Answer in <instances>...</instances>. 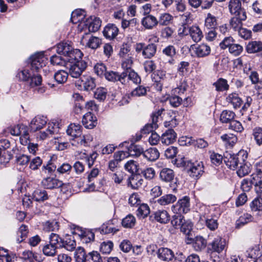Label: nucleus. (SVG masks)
<instances>
[{"instance_id":"20","label":"nucleus","mask_w":262,"mask_h":262,"mask_svg":"<svg viewBox=\"0 0 262 262\" xmlns=\"http://www.w3.org/2000/svg\"><path fill=\"white\" fill-rule=\"evenodd\" d=\"M141 23L145 29H152L157 26L158 20L155 16L152 15H148L142 18Z\"/></svg>"},{"instance_id":"38","label":"nucleus","mask_w":262,"mask_h":262,"mask_svg":"<svg viewBox=\"0 0 262 262\" xmlns=\"http://www.w3.org/2000/svg\"><path fill=\"white\" fill-rule=\"evenodd\" d=\"M32 87L38 86L41 83L42 78L40 75L38 74L35 71H32V73L29 79L27 81Z\"/></svg>"},{"instance_id":"32","label":"nucleus","mask_w":262,"mask_h":262,"mask_svg":"<svg viewBox=\"0 0 262 262\" xmlns=\"http://www.w3.org/2000/svg\"><path fill=\"white\" fill-rule=\"evenodd\" d=\"M72 48L69 43L61 42L57 45L56 50L58 54L62 55L67 57Z\"/></svg>"},{"instance_id":"40","label":"nucleus","mask_w":262,"mask_h":262,"mask_svg":"<svg viewBox=\"0 0 262 262\" xmlns=\"http://www.w3.org/2000/svg\"><path fill=\"white\" fill-rule=\"evenodd\" d=\"M82 56L83 53L80 50L74 49L72 48L71 51L67 57V60H69L71 63H73L74 61L76 62L78 60H82Z\"/></svg>"},{"instance_id":"7","label":"nucleus","mask_w":262,"mask_h":262,"mask_svg":"<svg viewBox=\"0 0 262 262\" xmlns=\"http://www.w3.org/2000/svg\"><path fill=\"white\" fill-rule=\"evenodd\" d=\"M210 213L209 208L205 207V212L202 216L205 221L206 226L207 228L210 230L214 231L218 227L217 218L216 216H213L212 213L210 215Z\"/></svg>"},{"instance_id":"47","label":"nucleus","mask_w":262,"mask_h":262,"mask_svg":"<svg viewBox=\"0 0 262 262\" xmlns=\"http://www.w3.org/2000/svg\"><path fill=\"white\" fill-rule=\"evenodd\" d=\"M144 152L142 147L138 145H131L128 148L127 151L128 156L135 157H139L141 155L143 156Z\"/></svg>"},{"instance_id":"30","label":"nucleus","mask_w":262,"mask_h":262,"mask_svg":"<svg viewBox=\"0 0 262 262\" xmlns=\"http://www.w3.org/2000/svg\"><path fill=\"white\" fill-rule=\"evenodd\" d=\"M98 230L103 234L115 233L119 230L114 227L112 220L104 223Z\"/></svg>"},{"instance_id":"17","label":"nucleus","mask_w":262,"mask_h":262,"mask_svg":"<svg viewBox=\"0 0 262 262\" xmlns=\"http://www.w3.org/2000/svg\"><path fill=\"white\" fill-rule=\"evenodd\" d=\"M161 260L169 261L174 257L173 251L167 248H160L158 249V256Z\"/></svg>"},{"instance_id":"56","label":"nucleus","mask_w":262,"mask_h":262,"mask_svg":"<svg viewBox=\"0 0 262 262\" xmlns=\"http://www.w3.org/2000/svg\"><path fill=\"white\" fill-rule=\"evenodd\" d=\"M162 53L163 54L170 58V59L169 60V62L172 64L173 62V59H172V58L174 56L176 53V48L173 46L169 45L163 50Z\"/></svg>"},{"instance_id":"55","label":"nucleus","mask_w":262,"mask_h":262,"mask_svg":"<svg viewBox=\"0 0 262 262\" xmlns=\"http://www.w3.org/2000/svg\"><path fill=\"white\" fill-rule=\"evenodd\" d=\"M32 70L30 67H26L23 70L20 71L17 74L16 76L21 81H27L30 78Z\"/></svg>"},{"instance_id":"61","label":"nucleus","mask_w":262,"mask_h":262,"mask_svg":"<svg viewBox=\"0 0 262 262\" xmlns=\"http://www.w3.org/2000/svg\"><path fill=\"white\" fill-rule=\"evenodd\" d=\"M136 223V219L132 214L127 215L122 221V225L125 228H132Z\"/></svg>"},{"instance_id":"46","label":"nucleus","mask_w":262,"mask_h":262,"mask_svg":"<svg viewBox=\"0 0 262 262\" xmlns=\"http://www.w3.org/2000/svg\"><path fill=\"white\" fill-rule=\"evenodd\" d=\"M253 217L249 213H244L236 221V226L238 228L252 222Z\"/></svg>"},{"instance_id":"50","label":"nucleus","mask_w":262,"mask_h":262,"mask_svg":"<svg viewBox=\"0 0 262 262\" xmlns=\"http://www.w3.org/2000/svg\"><path fill=\"white\" fill-rule=\"evenodd\" d=\"M69 73L63 70H59L54 74V78L56 81L59 84H62L66 82Z\"/></svg>"},{"instance_id":"3","label":"nucleus","mask_w":262,"mask_h":262,"mask_svg":"<svg viewBox=\"0 0 262 262\" xmlns=\"http://www.w3.org/2000/svg\"><path fill=\"white\" fill-rule=\"evenodd\" d=\"M180 164L186 168H189L190 176L195 179L199 178L204 172V165L202 162L195 161L191 163L186 158L180 159Z\"/></svg>"},{"instance_id":"2","label":"nucleus","mask_w":262,"mask_h":262,"mask_svg":"<svg viewBox=\"0 0 262 262\" xmlns=\"http://www.w3.org/2000/svg\"><path fill=\"white\" fill-rule=\"evenodd\" d=\"M247 157L248 154L244 150H241L237 154L226 152L224 155V161L230 169L234 170L237 168L239 163L246 161Z\"/></svg>"},{"instance_id":"58","label":"nucleus","mask_w":262,"mask_h":262,"mask_svg":"<svg viewBox=\"0 0 262 262\" xmlns=\"http://www.w3.org/2000/svg\"><path fill=\"white\" fill-rule=\"evenodd\" d=\"M143 182V180L139 179L138 176H134L128 178V185H130L133 189H137L140 187Z\"/></svg>"},{"instance_id":"42","label":"nucleus","mask_w":262,"mask_h":262,"mask_svg":"<svg viewBox=\"0 0 262 262\" xmlns=\"http://www.w3.org/2000/svg\"><path fill=\"white\" fill-rule=\"evenodd\" d=\"M79 235L80 236L82 242L86 244L93 241L95 238L94 232L89 230L81 231V233L79 234Z\"/></svg>"},{"instance_id":"12","label":"nucleus","mask_w":262,"mask_h":262,"mask_svg":"<svg viewBox=\"0 0 262 262\" xmlns=\"http://www.w3.org/2000/svg\"><path fill=\"white\" fill-rule=\"evenodd\" d=\"M193 46L191 47L194 50V52L198 57L203 58L206 57L210 55L211 52V48L208 45L203 43L194 47L193 48Z\"/></svg>"},{"instance_id":"51","label":"nucleus","mask_w":262,"mask_h":262,"mask_svg":"<svg viewBox=\"0 0 262 262\" xmlns=\"http://www.w3.org/2000/svg\"><path fill=\"white\" fill-rule=\"evenodd\" d=\"M213 85L215 86V90L219 92L227 91L229 88L227 81L222 78L219 79L214 82Z\"/></svg>"},{"instance_id":"11","label":"nucleus","mask_w":262,"mask_h":262,"mask_svg":"<svg viewBox=\"0 0 262 262\" xmlns=\"http://www.w3.org/2000/svg\"><path fill=\"white\" fill-rule=\"evenodd\" d=\"M247 18L246 12H242L239 15H235L233 17L230 21V25L232 29L235 31H238L243 26V21Z\"/></svg>"},{"instance_id":"64","label":"nucleus","mask_w":262,"mask_h":262,"mask_svg":"<svg viewBox=\"0 0 262 262\" xmlns=\"http://www.w3.org/2000/svg\"><path fill=\"white\" fill-rule=\"evenodd\" d=\"M107 93V91L105 88L100 87L94 92V97L99 101H103L106 98Z\"/></svg>"},{"instance_id":"10","label":"nucleus","mask_w":262,"mask_h":262,"mask_svg":"<svg viewBox=\"0 0 262 262\" xmlns=\"http://www.w3.org/2000/svg\"><path fill=\"white\" fill-rule=\"evenodd\" d=\"M246 52L249 54H257L262 52V41L251 40L245 47Z\"/></svg>"},{"instance_id":"29","label":"nucleus","mask_w":262,"mask_h":262,"mask_svg":"<svg viewBox=\"0 0 262 262\" xmlns=\"http://www.w3.org/2000/svg\"><path fill=\"white\" fill-rule=\"evenodd\" d=\"M258 177L255 174H252L250 179H245L241 182V189L244 191H249L253 185L255 186L256 180H258Z\"/></svg>"},{"instance_id":"41","label":"nucleus","mask_w":262,"mask_h":262,"mask_svg":"<svg viewBox=\"0 0 262 262\" xmlns=\"http://www.w3.org/2000/svg\"><path fill=\"white\" fill-rule=\"evenodd\" d=\"M238 169L236 171L237 175L240 177H244L248 174L250 171V166L246 161L239 163Z\"/></svg>"},{"instance_id":"57","label":"nucleus","mask_w":262,"mask_h":262,"mask_svg":"<svg viewBox=\"0 0 262 262\" xmlns=\"http://www.w3.org/2000/svg\"><path fill=\"white\" fill-rule=\"evenodd\" d=\"M99 170L97 168H93L90 172L89 173L88 176V182L91 183L90 184V188L92 189H94L95 186L94 183V180L96 178L99 173Z\"/></svg>"},{"instance_id":"22","label":"nucleus","mask_w":262,"mask_h":262,"mask_svg":"<svg viewBox=\"0 0 262 262\" xmlns=\"http://www.w3.org/2000/svg\"><path fill=\"white\" fill-rule=\"evenodd\" d=\"M153 215L155 220L161 224H167L170 220V215L165 210H158Z\"/></svg>"},{"instance_id":"13","label":"nucleus","mask_w":262,"mask_h":262,"mask_svg":"<svg viewBox=\"0 0 262 262\" xmlns=\"http://www.w3.org/2000/svg\"><path fill=\"white\" fill-rule=\"evenodd\" d=\"M162 110H159L157 112L152 113L151 117L152 119V123L151 124L146 125L142 130L143 134H145L150 132H153V129L158 127L157 122L159 116H160L162 112Z\"/></svg>"},{"instance_id":"62","label":"nucleus","mask_w":262,"mask_h":262,"mask_svg":"<svg viewBox=\"0 0 262 262\" xmlns=\"http://www.w3.org/2000/svg\"><path fill=\"white\" fill-rule=\"evenodd\" d=\"M252 136L256 144L262 146V128L256 127L253 129Z\"/></svg>"},{"instance_id":"16","label":"nucleus","mask_w":262,"mask_h":262,"mask_svg":"<svg viewBox=\"0 0 262 262\" xmlns=\"http://www.w3.org/2000/svg\"><path fill=\"white\" fill-rule=\"evenodd\" d=\"M118 32L119 29L115 25L108 24L104 27L103 34L106 38L112 40L117 36Z\"/></svg>"},{"instance_id":"4","label":"nucleus","mask_w":262,"mask_h":262,"mask_svg":"<svg viewBox=\"0 0 262 262\" xmlns=\"http://www.w3.org/2000/svg\"><path fill=\"white\" fill-rule=\"evenodd\" d=\"M48 62V58L45 56L43 52L35 54L30 58V68L32 71L38 72L46 66Z\"/></svg>"},{"instance_id":"15","label":"nucleus","mask_w":262,"mask_h":262,"mask_svg":"<svg viewBox=\"0 0 262 262\" xmlns=\"http://www.w3.org/2000/svg\"><path fill=\"white\" fill-rule=\"evenodd\" d=\"M82 122L85 128L92 129L96 126L97 120L94 115L91 112H88L83 116Z\"/></svg>"},{"instance_id":"27","label":"nucleus","mask_w":262,"mask_h":262,"mask_svg":"<svg viewBox=\"0 0 262 262\" xmlns=\"http://www.w3.org/2000/svg\"><path fill=\"white\" fill-rule=\"evenodd\" d=\"M76 244L74 237L68 236L62 238L60 248H63L68 251H72L76 248Z\"/></svg>"},{"instance_id":"37","label":"nucleus","mask_w":262,"mask_h":262,"mask_svg":"<svg viewBox=\"0 0 262 262\" xmlns=\"http://www.w3.org/2000/svg\"><path fill=\"white\" fill-rule=\"evenodd\" d=\"M222 141L226 146L232 147L237 142V137L232 134H225L221 136Z\"/></svg>"},{"instance_id":"14","label":"nucleus","mask_w":262,"mask_h":262,"mask_svg":"<svg viewBox=\"0 0 262 262\" xmlns=\"http://www.w3.org/2000/svg\"><path fill=\"white\" fill-rule=\"evenodd\" d=\"M41 183L45 188L50 189L59 188L63 185V182L53 177L43 179Z\"/></svg>"},{"instance_id":"34","label":"nucleus","mask_w":262,"mask_h":262,"mask_svg":"<svg viewBox=\"0 0 262 262\" xmlns=\"http://www.w3.org/2000/svg\"><path fill=\"white\" fill-rule=\"evenodd\" d=\"M177 197L172 194H167L163 195L157 200L158 204L161 206H166L172 204L176 201Z\"/></svg>"},{"instance_id":"33","label":"nucleus","mask_w":262,"mask_h":262,"mask_svg":"<svg viewBox=\"0 0 262 262\" xmlns=\"http://www.w3.org/2000/svg\"><path fill=\"white\" fill-rule=\"evenodd\" d=\"M159 156L160 153L158 150L155 147H151L147 149L143 154V157L150 161L156 160L159 158Z\"/></svg>"},{"instance_id":"43","label":"nucleus","mask_w":262,"mask_h":262,"mask_svg":"<svg viewBox=\"0 0 262 262\" xmlns=\"http://www.w3.org/2000/svg\"><path fill=\"white\" fill-rule=\"evenodd\" d=\"M235 115L234 112L231 111L224 110L220 116V120L222 123H230L234 119Z\"/></svg>"},{"instance_id":"48","label":"nucleus","mask_w":262,"mask_h":262,"mask_svg":"<svg viewBox=\"0 0 262 262\" xmlns=\"http://www.w3.org/2000/svg\"><path fill=\"white\" fill-rule=\"evenodd\" d=\"M28 233V227L25 225H21L17 232V242L18 243L22 242L27 237Z\"/></svg>"},{"instance_id":"18","label":"nucleus","mask_w":262,"mask_h":262,"mask_svg":"<svg viewBox=\"0 0 262 262\" xmlns=\"http://www.w3.org/2000/svg\"><path fill=\"white\" fill-rule=\"evenodd\" d=\"M177 135L173 129H169L162 134L161 141L162 144L166 145L172 144L176 139Z\"/></svg>"},{"instance_id":"45","label":"nucleus","mask_w":262,"mask_h":262,"mask_svg":"<svg viewBox=\"0 0 262 262\" xmlns=\"http://www.w3.org/2000/svg\"><path fill=\"white\" fill-rule=\"evenodd\" d=\"M33 199L37 202H43L48 199V195L45 190L38 189L33 193Z\"/></svg>"},{"instance_id":"54","label":"nucleus","mask_w":262,"mask_h":262,"mask_svg":"<svg viewBox=\"0 0 262 262\" xmlns=\"http://www.w3.org/2000/svg\"><path fill=\"white\" fill-rule=\"evenodd\" d=\"M57 249L56 247H54L49 243L43 247L42 252L45 255L53 257L56 254Z\"/></svg>"},{"instance_id":"63","label":"nucleus","mask_w":262,"mask_h":262,"mask_svg":"<svg viewBox=\"0 0 262 262\" xmlns=\"http://www.w3.org/2000/svg\"><path fill=\"white\" fill-rule=\"evenodd\" d=\"M184 221V217L181 214H177L172 216L171 224L174 228L178 229L181 228Z\"/></svg>"},{"instance_id":"5","label":"nucleus","mask_w":262,"mask_h":262,"mask_svg":"<svg viewBox=\"0 0 262 262\" xmlns=\"http://www.w3.org/2000/svg\"><path fill=\"white\" fill-rule=\"evenodd\" d=\"M190 198L185 196L171 207L172 212L176 214L186 213L190 210Z\"/></svg>"},{"instance_id":"9","label":"nucleus","mask_w":262,"mask_h":262,"mask_svg":"<svg viewBox=\"0 0 262 262\" xmlns=\"http://www.w3.org/2000/svg\"><path fill=\"white\" fill-rule=\"evenodd\" d=\"M47 121V118L45 116L41 115L35 116L29 124L31 131L35 132L41 129L46 125Z\"/></svg>"},{"instance_id":"6","label":"nucleus","mask_w":262,"mask_h":262,"mask_svg":"<svg viewBox=\"0 0 262 262\" xmlns=\"http://www.w3.org/2000/svg\"><path fill=\"white\" fill-rule=\"evenodd\" d=\"M87 63L84 60H78L71 63L69 67V74L73 78H78L85 70Z\"/></svg>"},{"instance_id":"36","label":"nucleus","mask_w":262,"mask_h":262,"mask_svg":"<svg viewBox=\"0 0 262 262\" xmlns=\"http://www.w3.org/2000/svg\"><path fill=\"white\" fill-rule=\"evenodd\" d=\"M226 100L228 103L232 105L234 108H239L243 103V100L236 93L229 94L227 97Z\"/></svg>"},{"instance_id":"59","label":"nucleus","mask_w":262,"mask_h":262,"mask_svg":"<svg viewBox=\"0 0 262 262\" xmlns=\"http://www.w3.org/2000/svg\"><path fill=\"white\" fill-rule=\"evenodd\" d=\"M62 238L59 235L52 233L49 236V243L56 248H60V245L61 244Z\"/></svg>"},{"instance_id":"60","label":"nucleus","mask_w":262,"mask_h":262,"mask_svg":"<svg viewBox=\"0 0 262 262\" xmlns=\"http://www.w3.org/2000/svg\"><path fill=\"white\" fill-rule=\"evenodd\" d=\"M150 209L149 206L145 204L140 206L137 210V215L140 218H145L149 214Z\"/></svg>"},{"instance_id":"53","label":"nucleus","mask_w":262,"mask_h":262,"mask_svg":"<svg viewBox=\"0 0 262 262\" xmlns=\"http://www.w3.org/2000/svg\"><path fill=\"white\" fill-rule=\"evenodd\" d=\"M55 128L52 124H49L48 128L45 130L40 132L38 135L37 138L40 140H45L50 138L51 136L54 134Z\"/></svg>"},{"instance_id":"1","label":"nucleus","mask_w":262,"mask_h":262,"mask_svg":"<svg viewBox=\"0 0 262 262\" xmlns=\"http://www.w3.org/2000/svg\"><path fill=\"white\" fill-rule=\"evenodd\" d=\"M210 257L213 262L220 261L221 253L227 247V242L225 239L221 236L215 237L209 245Z\"/></svg>"},{"instance_id":"52","label":"nucleus","mask_w":262,"mask_h":262,"mask_svg":"<svg viewBox=\"0 0 262 262\" xmlns=\"http://www.w3.org/2000/svg\"><path fill=\"white\" fill-rule=\"evenodd\" d=\"M102 43L101 39L97 37L91 36L86 42V46L92 49H96Z\"/></svg>"},{"instance_id":"26","label":"nucleus","mask_w":262,"mask_h":262,"mask_svg":"<svg viewBox=\"0 0 262 262\" xmlns=\"http://www.w3.org/2000/svg\"><path fill=\"white\" fill-rule=\"evenodd\" d=\"M80 86H82L86 91L93 90L96 84L95 79L89 75H83L80 78Z\"/></svg>"},{"instance_id":"35","label":"nucleus","mask_w":262,"mask_h":262,"mask_svg":"<svg viewBox=\"0 0 262 262\" xmlns=\"http://www.w3.org/2000/svg\"><path fill=\"white\" fill-rule=\"evenodd\" d=\"M84 11L81 10H76L73 11L71 14V21L73 24H77L80 23L79 27H82L84 24V22L82 21L84 17Z\"/></svg>"},{"instance_id":"31","label":"nucleus","mask_w":262,"mask_h":262,"mask_svg":"<svg viewBox=\"0 0 262 262\" xmlns=\"http://www.w3.org/2000/svg\"><path fill=\"white\" fill-rule=\"evenodd\" d=\"M173 171L170 168H163L160 173V178L161 181L165 182H170L174 178Z\"/></svg>"},{"instance_id":"8","label":"nucleus","mask_w":262,"mask_h":262,"mask_svg":"<svg viewBox=\"0 0 262 262\" xmlns=\"http://www.w3.org/2000/svg\"><path fill=\"white\" fill-rule=\"evenodd\" d=\"M127 72H122L120 74L117 72L109 71H106V72L105 73L104 76L105 78L108 81L113 82L119 81L122 84H126L127 82Z\"/></svg>"},{"instance_id":"39","label":"nucleus","mask_w":262,"mask_h":262,"mask_svg":"<svg viewBox=\"0 0 262 262\" xmlns=\"http://www.w3.org/2000/svg\"><path fill=\"white\" fill-rule=\"evenodd\" d=\"M157 51V46L154 43H150L145 47L142 51V55L145 58H151Z\"/></svg>"},{"instance_id":"24","label":"nucleus","mask_w":262,"mask_h":262,"mask_svg":"<svg viewBox=\"0 0 262 262\" xmlns=\"http://www.w3.org/2000/svg\"><path fill=\"white\" fill-rule=\"evenodd\" d=\"M228 7L230 13L235 15H239L242 12H246L245 10L242 8L239 0H230Z\"/></svg>"},{"instance_id":"23","label":"nucleus","mask_w":262,"mask_h":262,"mask_svg":"<svg viewBox=\"0 0 262 262\" xmlns=\"http://www.w3.org/2000/svg\"><path fill=\"white\" fill-rule=\"evenodd\" d=\"M101 25V20L99 18L95 17L94 19L91 18L90 19L88 20L86 23H84L83 27L85 26L89 32H95L99 29Z\"/></svg>"},{"instance_id":"44","label":"nucleus","mask_w":262,"mask_h":262,"mask_svg":"<svg viewBox=\"0 0 262 262\" xmlns=\"http://www.w3.org/2000/svg\"><path fill=\"white\" fill-rule=\"evenodd\" d=\"M207 242L202 236H197L195 237L193 246L196 251H201L205 248Z\"/></svg>"},{"instance_id":"28","label":"nucleus","mask_w":262,"mask_h":262,"mask_svg":"<svg viewBox=\"0 0 262 262\" xmlns=\"http://www.w3.org/2000/svg\"><path fill=\"white\" fill-rule=\"evenodd\" d=\"M67 133L74 138H78L82 134L81 126L75 123L71 124L67 129Z\"/></svg>"},{"instance_id":"49","label":"nucleus","mask_w":262,"mask_h":262,"mask_svg":"<svg viewBox=\"0 0 262 262\" xmlns=\"http://www.w3.org/2000/svg\"><path fill=\"white\" fill-rule=\"evenodd\" d=\"M27 130L26 126L23 124H18L11 128L10 133L13 136H19L21 135H25Z\"/></svg>"},{"instance_id":"21","label":"nucleus","mask_w":262,"mask_h":262,"mask_svg":"<svg viewBox=\"0 0 262 262\" xmlns=\"http://www.w3.org/2000/svg\"><path fill=\"white\" fill-rule=\"evenodd\" d=\"M89 256V252H87L83 248L78 247L75 249L74 252L75 262H88Z\"/></svg>"},{"instance_id":"19","label":"nucleus","mask_w":262,"mask_h":262,"mask_svg":"<svg viewBox=\"0 0 262 262\" xmlns=\"http://www.w3.org/2000/svg\"><path fill=\"white\" fill-rule=\"evenodd\" d=\"M138 26L139 24L137 19L136 18H133L130 20L125 19L122 20L121 28L124 31L130 32H134V29H137Z\"/></svg>"},{"instance_id":"25","label":"nucleus","mask_w":262,"mask_h":262,"mask_svg":"<svg viewBox=\"0 0 262 262\" xmlns=\"http://www.w3.org/2000/svg\"><path fill=\"white\" fill-rule=\"evenodd\" d=\"M189 34L194 42L200 41L203 37L202 31L197 26H192L188 28Z\"/></svg>"}]
</instances>
